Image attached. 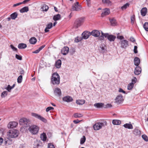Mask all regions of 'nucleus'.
I'll use <instances>...</instances> for the list:
<instances>
[{"mask_svg":"<svg viewBox=\"0 0 148 148\" xmlns=\"http://www.w3.org/2000/svg\"><path fill=\"white\" fill-rule=\"evenodd\" d=\"M17 13L15 12L11 14L10 17L12 19L14 20L17 17Z\"/></svg>","mask_w":148,"mask_h":148,"instance_id":"nucleus-37","label":"nucleus"},{"mask_svg":"<svg viewBox=\"0 0 148 148\" xmlns=\"http://www.w3.org/2000/svg\"><path fill=\"white\" fill-rule=\"evenodd\" d=\"M20 73L21 75H23L24 73V71L23 69H21L19 70Z\"/></svg>","mask_w":148,"mask_h":148,"instance_id":"nucleus-55","label":"nucleus"},{"mask_svg":"<svg viewBox=\"0 0 148 148\" xmlns=\"http://www.w3.org/2000/svg\"><path fill=\"white\" fill-rule=\"evenodd\" d=\"M109 20L112 25L114 26L116 25V22L115 19L114 18H112L110 19Z\"/></svg>","mask_w":148,"mask_h":148,"instance_id":"nucleus-36","label":"nucleus"},{"mask_svg":"<svg viewBox=\"0 0 148 148\" xmlns=\"http://www.w3.org/2000/svg\"><path fill=\"white\" fill-rule=\"evenodd\" d=\"M147 12V9L146 8H143L141 10V15L143 16L146 15Z\"/></svg>","mask_w":148,"mask_h":148,"instance_id":"nucleus-24","label":"nucleus"},{"mask_svg":"<svg viewBox=\"0 0 148 148\" xmlns=\"http://www.w3.org/2000/svg\"><path fill=\"white\" fill-rule=\"evenodd\" d=\"M129 3H126L121 7V9L122 10L125 9L127 8V7L129 6Z\"/></svg>","mask_w":148,"mask_h":148,"instance_id":"nucleus-45","label":"nucleus"},{"mask_svg":"<svg viewBox=\"0 0 148 148\" xmlns=\"http://www.w3.org/2000/svg\"><path fill=\"white\" fill-rule=\"evenodd\" d=\"M40 51L38 49L34 51H33L32 53H38Z\"/></svg>","mask_w":148,"mask_h":148,"instance_id":"nucleus-63","label":"nucleus"},{"mask_svg":"<svg viewBox=\"0 0 148 148\" xmlns=\"http://www.w3.org/2000/svg\"><path fill=\"white\" fill-rule=\"evenodd\" d=\"M28 129L32 134H36L38 132L39 127L38 126L33 125L30 126Z\"/></svg>","mask_w":148,"mask_h":148,"instance_id":"nucleus-4","label":"nucleus"},{"mask_svg":"<svg viewBox=\"0 0 148 148\" xmlns=\"http://www.w3.org/2000/svg\"><path fill=\"white\" fill-rule=\"evenodd\" d=\"M84 18L81 17L77 19L75 21L74 23V27L76 28H78L80 27L84 22Z\"/></svg>","mask_w":148,"mask_h":148,"instance_id":"nucleus-5","label":"nucleus"},{"mask_svg":"<svg viewBox=\"0 0 148 148\" xmlns=\"http://www.w3.org/2000/svg\"><path fill=\"white\" fill-rule=\"evenodd\" d=\"M29 122V120L25 118H22L19 120V123L21 125H27Z\"/></svg>","mask_w":148,"mask_h":148,"instance_id":"nucleus-15","label":"nucleus"},{"mask_svg":"<svg viewBox=\"0 0 148 148\" xmlns=\"http://www.w3.org/2000/svg\"><path fill=\"white\" fill-rule=\"evenodd\" d=\"M22 4V3H21V2L17 3L16 4H14L13 5V6L14 7H16V6H18V5H20L21 4Z\"/></svg>","mask_w":148,"mask_h":148,"instance_id":"nucleus-62","label":"nucleus"},{"mask_svg":"<svg viewBox=\"0 0 148 148\" xmlns=\"http://www.w3.org/2000/svg\"><path fill=\"white\" fill-rule=\"evenodd\" d=\"M8 94V92L7 91H4L1 94V97L2 98L6 96Z\"/></svg>","mask_w":148,"mask_h":148,"instance_id":"nucleus-43","label":"nucleus"},{"mask_svg":"<svg viewBox=\"0 0 148 148\" xmlns=\"http://www.w3.org/2000/svg\"><path fill=\"white\" fill-rule=\"evenodd\" d=\"M117 38L120 39V40H123L124 39V37L122 36H118L117 37Z\"/></svg>","mask_w":148,"mask_h":148,"instance_id":"nucleus-51","label":"nucleus"},{"mask_svg":"<svg viewBox=\"0 0 148 148\" xmlns=\"http://www.w3.org/2000/svg\"><path fill=\"white\" fill-rule=\"evenodd\" d=\"M45 45H43L41 46L38 49L40 51L41 50H42L45 47Z\"/></svg>","mask_w":148,"mask_h":148,"instance_id":"nucleus-58","label":"nucleus"},{"mask_svg":"<svg viewBox=\"0 0 148 148\" xmlns=\"http://www.w3.org/2000/svg\"><path fill=\"white\" fill-rule=\"evenodd\" d=\"M72 10L73 11H79L81 9V7L78 2L74 4L72 6Z\"/></svg>","mask_w":148,"mask_h":148,"instance_id":"nucleus-8","label":"nucleus"},{"mask_svg":"<svg viewBox=\"0 0 148 148\" xmlns=\"http://www.w3.org/2000/svg\"><path fill=\"white\" fill-rule=\"evenodd\" d=\"M18 131L16 130L13 129L10 130L7 132V136L8 137L11 138H14L17 137L19 135Z\"/></svg>","mask_w":148,"mask_h":148,"instance_id":"nucleus-3","label":"nucleus"},{"mask_svg":"<svg viewBox=\"0 0 148 148\" xmlns=\"http://www.w3.org/2000/svg\"><path fill=\"white\" fill-rule=\"evenodd\" d=\"M136 77H134V78L132 80V82L131 83H132L133 84H134L136 83Z\"/></svg>","mask_w":148,"mask_h":148,"instance_id":"nucleus-57","label":"nucleus"},{"mask_svg":"<svg viewBox=\"0 0 148 148\" xmlns=\"http://www.w3.org/2000/svg\"><path fill=\"white\" fill-rule=\"evenodd\" d=\"M53 26V24L52 23H50L47 24L46 27L45 29V33L49 31V29H51Z\"/></svg>","mask_w":148,"mask_h":148,"instance_id":"nucleus-20","label":"nucleus"},{"mask_svg":"<svg viewBox=\"0 0 148 148\" xmlns=\"http://www.w3.org/2000/svg\"><path fill=\"white\" fill-rule=\"evenodd\" d=\"M131 22L132 24L134 23V21L135 20V16L134 15L132 16L131 17Z\"/></svg>","mask_w":148,"mask_h":148,"instance_id":"nucleus-47","label":"nucleus"},{"mask_svg":"<svg viewBox=\"0 0 148 148\" xmlns=\"http://www.w3.org/2000/svg\"><path fill=\"white\" fill-rule=\"evenodd\" d=\"M103 3L107 4L108 6H110L112 5V2L109 0H102Z\"/></svg>","mask_w":148,"mask_h":148,"instance_id":"nucleus-32","label":"nucleus"},{"mask_svg":"<svg viewBox=\"0 0 148 148\" xmlns=\"http://www.w3.org/2000/svg\"><path fill=\"white\" fill-rule=\"evenodd\" d=\"M10 47L14 51H17V49L14 47L12 45H10Z\"/></svg>","mask_w":148,"mask_h":148,"instance_id":"nucleus-52","label":"nucleus"},{"mask_svg":"<svg viewBox=\"0 0 148 148\" xmlns=\"http://www.w3.org/2000/svg\"><path fill=\"white\" fill-rule=\"evenodd\" d=\"M18 47L19 49H23L27 47V45L24 43H21L18 45Z\"/></svg>","mask_w":148,"mask_h":148,"instance_id":"nucleus-30","label":"nucleus"},{"mask_svg":"<svg viewBox=\"0 0 148 148\" xmlns=\"http://www.w3.org/2000/svg\"><path fill=\"white\" fill-rule=\"evenodd\" d=\"M123 127L129 129H132L133 128L132 125L130 123H126L124 124Z\"/></svg>","mask_w":148,"mask_h":148,"instance_id":"nucleus-29","label":"nucleus"},{"mask_svg":"<svg viewBox=\"0 0 148 148\" xmlns=\"http://www.w3.org/2000/svg\"><path fill=\"white\" fill-rule=\"evenodd\" d=\"M63 100L64 101L67 102H69L72 101L73 100V99L71 97L67 96L64 97L63 98Z\"/></svg>","mask_w":148,"mask_h":148,"instance_id":"nucleus-18","label":"nucleus"},{"mask_svg":"<svg viewBox=\"0 0 148 148\" xmlns=\"http://www.w3.org/2000/svg\"><path fill=\"white\" fill-rule=\"evenodd\" d=\"M49 8V7L47 5L45 4H43L42 5L41 9H42V11L46 12L48 10Z\"/></svg>","mask_w":148,"mask_h":148,"instance_id":"nucleus-28","label":"nucleus"},{"mask_svg":"<svg viewBox=\"0 0 148 148\" xmlns=\"http://www.w3.org/2000/svg\"><path fill=\"white\" fill-rule=\"evenodd\" d=\"M119 43L121 44V47L122 48H125L128 46V42L125 40H120Z\"/></svg>","mask_w":148,"mask_h":148,"instance_id":"nucleus-9","label":"nucleus"},{"mask_svg":"<svg viewBox=\"0 0 148 148\" xmlns=\"http://www.w3.org/2000/svg\"><path fill=\"white\" fill-rule=\"evenodd\" d=\"M29 41L31 44H34L36 42L37 40L35 37H33L30 39Z\"/></svg>","mask_w":148,"mask_h":148,"instance_id":"nucleus-27","label":"nucleus"},{"mask_svg":"<svg viewBox=\"0 0 148 148\" xmlns=\"http://www.w3.org/2000/svg\"><path fill=\"white\" fill-rule=\"evenodd\" d=\"M112 106L111 104L108 103L105 106H104V108H108L111 107Z\"/></svg>","mask_w":148,"mask_h":148,"instance_id":"nucleus-53","label":"nucleus"},{"mask_svg":"<svg viewBox=\"0 0 148 148\" xmlns=\"http://www.w3.org/2000/svg\"><path fill=\"white\" fill-rule=\"evenodd\" d=\"M104 125L103 123H95L93 126V127L95 130H97L103 127L104 126Z\"/></svg>","mask_w":148,"mask_h":148,"instance_id":"nucleus-7","label":"nucleus"},{"mask_svg":"<svg viewBox=\"0 0 148 148\" xmlns=\"http://www.w3.org/2000/svg\"><path fill=\"white\" fill-rule=\"evenodd\" d=\"M141 71V68L139 66H137L135 69L134 73L135 75H138L140 73Z\"/></svg>","mask_w":148,"mask_h":148,"instance_id":"nucleus-19","label":"nucleus"},{"mask_svg":"<svg viewBox=\"0 0 148 148\" xmlns=\"http://www.w3.org/2000/svg\"><path fill=\"white\" fill-rule=\"evenodd\" d=\"M134 134L136 135H140L141 134L140 131L138 129H135L133 131Z\"/></svg>","mask_w":148,"mask_h":148,"instance_id":"nucleus-39","label":"nucleus"},{"mask_svg":"<svg viewBox=\"0 0 148 148\" xmlns=\"http://www.w3.org/2000/svg\"><path fill=\"white\" fill-rule=\"evenodd\" d=\"M51 82L54 85H58L60 83V77L57 73H53L52 75Z\"/></svg>","mask_w":148,"mask_h":148,"instance_id":"nucleus-2","label":"nucleus"},{"mask_svg":"<svg viewBox=\"0 0 148 148\" xmlns=\"http://www.w3.org/2000/svg\"><path fill=\"white\" fill-rule=\"evenodd\" d=\"M15 84H14L12 86H10V85H8L6 89L8 90V91L10 92L11 91V90L13 89L15 87Z\"/></svg>","mask_w":148,"mask_h":148,"instance_id":"nucleus-35","label":"nucleus"},{"mask_svg":"<svg viewBox=\"0 0 148 148\" xmlns=\"http://www.w3.org/2000/svg\"><path fill=\"white\" fill-rule=\"evenodd\" d=\"M78 37H77V38H75V41L76 42H79L81 40V39L80 38H79V39H78Z\"/></svg>","mask_w":148,"mask_h":148,"instance_id":"nucleus-60","label":"nucleus"},{"mask_svg":"<svg viewBox=\"0 0 148 148\" xmlns=\"http://www.w3.org/2000/svg\"><path fill=\"white\" fill-rule=\"evenodd\" d=\"M112 123L114 125H118L121 124V122L119 120L114 119L112 120Z\"/></svg>","mask_w":148,"mask_h":148,"instance_id":"nucleus-25","label":"nucleus"},{"mask_svg":"<svg viewBox=\"0 0 148 148\" xmlns=\"http://www.w3.org/2000/svg\"><path fill=\"white\" fill-rule=\"evenodd\" d=\"M76 102L77 104L82 105L85 103V101L84 100H77Z\"/></svg>","mask_w":148,"mask_h":148,"instance_id":"nucleus-34","label":"nucleus"},{"mask_svg":"<svg viewBox=\"0 0 148 148\" xmlns=\"http://www.w3.org/2000/svg\"><path fill=\"white\" fill-rule=\"evenodd\" d=\"M31 115L32 116L38 119L45 123L47 122V120L46 119L37 114L32 113Z\"/></svg>","mask_w":148,"mask_h":148,"instance_id":"nucleus-6","label":"nucleus"},{"mask_svg":"<svg viewBox=\"0 0 148 148\" xmlns=\"http://www.w3.org/2000/svg\"><path fill=\"white\" fill-rule=\"evenodd\" d=\"M48 148H55L53 145L51 143H49L48 145Z\"/></svg>","mask_w":148,"mask_h":148,"instance_id":"nucleus-54","label":"nucleus"},{"mask_svg":"<svg viewBox=\"0 0 148 148\" xmlns=\"http://www.w3.org/2000/svg\"><path fill=\"white\" fill-rule=\"evenodd\" d=\"M15 57L16 58L19 60H21L22 59V57L21 56L16 54L15 55Z\"/></svg>","mask_w":148,"mask_h":148,"instance_id":"nucleus-50","label":"nucleus"},{"mask_svg":"<svg viewBox=\"0 0 148 148\" xmlns=\"http://www.w3.org/2000/svg\"><path fill=\"white\" fill-rule=\"evenodd\" d=\"M54 109V108L52 107H48L46 108V112H48L49 111L51 110H53Z\"/></svg>","mask_w":148,"mask_h":148,"instance_id":"nucleus-49","label":"nucleus"},{"mask_svg":"<svg viewBox=\"0 0 148 148\" xmlns=\"http://www.w3.org/2000/svg\"><path fill=\"white\" fill-rule=\"evenodd\" d=\"M86 140V137L85 136H83V138H82L80 140V144H83Z\"/></svg>","mask_w":148,"mask_h":148,"instance_id":"nucleus-46","label":"nucleus"},{"mask_svg":"<svg viewBox=\"0 0 148 148\" xmlns=\"http://www.w3.org/2000/svg\"><path fill=\"white\" fill-rule=\"evenodd\" d=\"M90 34L91 35L95 37L99 36V37L100 36V32L99 31L97 30H93L92 31Z\"/></svg>","mask_w":148,"mask_h":148,"instance_id":"nucleus-14","label":"nucleus"},{"mask_svg":"<svg viewBox=\"0 0 148 148\" xmlns=\"http://www.w3.org/2000/svg\"><path fill=\"white\" fill-rule=\"evenodd\" d=\"M130 41L132 42H134L135 41V39L133 37H131L130 39Z\"/></svg>","mask_w":148,"mask_h":148,"instance_id":"nucleus-59","label":"nucleus"},{"mask_svg":"<svg viewBox=\"0 0 148 148\" xmlns=\"http://www.w3.org/2000/svg\"><path fill=\"white\" fill-rule=\"evenodd\" d=\"M61 61L60 60H58L56 63L55 66L58 68H60L61 66Z\"/></svg>","mask_w":148,"mask_h":148,"instance_id":"nucleus-26","label":"nucleus"},{"mask_svg":"<svg viewBox=\"0 0 148 148\" xmlns=\"http://www.w3.org/2000/svg\"><path fill=\"white\" fill-rule=\"evenodd\" d=\"M73 116L75 118H79L82 117V115L81 114L75 113L74 114Z\"/></svg>","mask_w":148,"mask_h":148,"instance_id":"nucleus-44","label":"nucleus"},{"mask_svg":"<svg viewBox=\"0 0 148 148\" xmlns=\"http://www.w3.org/2000/svg\"><path fill=\"white\" fill-rule=\"evenodd\" d=\"M134 65L137 66H138L140 63V59L138 57H136L134 59Z\"/></svg>","mask_w":148,"mask_h":148,"instance_id":"nucleus-22","label":"nucleus"},{"mask_svg":"<svg viewBox=\"0 0 148 148\" xmlns=\"http://www.w3.org/2000/svg\"><path fill=\"white\" fill-rule=\"evenodd\" d=\"M55 95L57 96L60 97L61 95V91L60 89L59 88H56L54 90Z\"/></svg>","mask_w":148,"mask_h":148,"instance_id":"nucleus-12","label":"nucleus"},{"mask_svg":"<svg viewBox=\"0 0 148 148\" xmlns=\"http://www.w3.org/2000/svg\"><path fill=\"white\" fill-rule=\"evenodd\" d=\"M142 138L145 141L147 142L148 141V137L145 135H142Z\"/></svg>","mask_w":148,"mask_h":148,"instance_id":"nucleus-48","label":"nucleus"},{"mask_svg":"<svg viewBox=\"0 0 148 148\" xmlns=\"http://www.w3.org/2000/svg\"><path fill=\"white\" fill-rule=\"evenodd\" d=\"M134 84L132 83H131L128 85L127 86V89L128 90H130L132 89L133 87Z\"/></svg>","mask_w":148,"mask_h":148,"instance_id":"nucleus-40","label":"nucleus"},{"mask_svg":"<svg viewBox=\"0 0 148 148\" xmlns=\"http://www.w3.org/2000/svg\"><path fill=\"white\" fill-rule=\"evenodd\" d=\"M91 34L88 31H85L82 34V37L83 38L87 39L88 38Z\"/></svg>","mask_w":148,"mask_h":148,"instance_id":"nucleus-16","label":"nucleus"},{"mask_svg":"<svg viewBox=\"0 0 148 148\" xmlns=\"http://www.w3.org/2000/svg\"><path fill=\"white\" fill-rule=\"evenodd\" d=\"M119 92H122L124 94L125 93V92L121 88H119Z\"/></svg>","mask_w":148,"mask_h":148,"instance_id":"nucleus-61","label":"nucleus"},{"mask_svg":"<svg viewBox=\"0 0 148 148\" xmlns=\"http://www.w3.org/2000/svg\"><path fill=\"white\" fill-rule=\"evenodd\" d=\"M115 102L118 104L122 103L123 101V96L121 95H118L115 99Z\"/></svg>","mask_w":148,"mask_h":148,"instance_id":"nucleus-10","label":"nucleus"},{"mask_svg":"<svg viewBox=\"0 0 148 148\" xmlns=\"http://www.w3.org/2000/svg\"><path fill=\"white\" fill-rule=\"evenodd\" d=\"M79 122H80V121L78 119L76 120H74L73 121V122L75 124L77 123H79Z\"/></svg>","mask_w":148,"mask_h":148,"instance_id":"nucleus-64","label":"nucleus"},{"mask_svg":"<svg viewBox=\"0 0 148 148\" xmlns=\"http://www.w3.org/2000/svg\"><path fill=\"white\" fill-rule=\"evenodd\" d=\"M105 45L104 44L101 45L100 46L99 49V51L102 53H104L106 51V49L105 48Z\"/></svg>","mask_w":148,"mask_h":148,"instance_id":"nucleus-21","label":"nucleus"},{"mask_svg":"<svg viewBox=\"0 0 148 148\" xmlns=\"http://www.w3.org/2000/svg\"><path fill=\"white\" fill-rule=\"evenodd\" d=\"M23 79V77L22 75H20L18 78L17 82L18 83H20L22 82Z\"/></svg>","mask_w":148,"mask_h":148,"instance_id":"nucleus-41","label":"nucleus"},{"mask_svg":"<svg viewBox=\"0 0 148 148\" xmlns=\"http://www.w3.org/2000/svg\"><path fill=\"white\" fill-rule=\"evenodd\" d=\"M18 125V123L16 122H10L8 125V127L9 128H13L16 127Z\"/></svg>","mask_w":148,"mask_h":148,"instance_id":"nucleus-11","label":"nucleus"},{"mask_svg":"<svg viewBox=\"0 0 148 148\" xmlns=\"http://www.w3.org/2000/svg\"><path fill=\"white\" fill-rule=\"evenodd\" d=\"M143 27L145 30L147 31H148V23L146 22L143 25Z\"/></svg>","mask_w":148,"mask_h":148,"instance_id":"nucleus-42","label":"nucleus"},{"mask_svg":"<svg viewBox=\"0 0 148 148\" xmlns=\"http://www.w3.org/2000/svg\"><path fill=\"white\" fill-rule=\"evenodd\" d=\"M29 10L28 8L27 7H25L20 10L21 13H23L25 12H27Z\"/></svg>","mask_w":148,"mask_h":148,"instance_id":"nucleus-33","label":"nucleus"},{"mask_svg":"<svg viewBox=\"0 0 148 148\" xmlns=\"http://www.w3.org/2000/svg\"><path fill=\"white\" fill-rule=\"evenodd\" d=\"M104 37L107 38L108 39L110 42H113L116 39V36L112 35H109L108 33H104L102 32H101V35L98 38V39L101 40H104Z\"/></svg>","mask_w":148,"mask_h":148,"instance_id":"nucleus-1","label":"nucleus"},{"mask_svg":"<svg viewBox=\"0 0 148 148\" xmlns=\"http://www.w3.org/2000/svg\"><path fill=\"white\" fill-rule=\"evenodd\" d=\"M137 47L136 46H135L134 47V51L135 53H138V51L137 50Z\"/></svg>","mask_w":148,"mask_h":148,"instance_id":"nucleus-56","label":"nucleus"},{"mask_svg":"<svg viewBox=\"0 0 148 148\" xmlns=\"http://www.w3.org/2000/svg\"><path fill=\"white\" fill-rule=\"evenodd\" d=\"M60 15L59 14H57L54 16L53 19L55 21H56L59 20L60 18Z\"/></svg>","mask_w":148,"mask_h":148,"instance_id":"nucleus-38","label":"nucleus"},{"mask_svg":"<svg viewBox=\"0 0 148 148\" xmlns=\"http://www.w3.org/2000/svg\"><path fill=\"white\" fill-rule=\"evenodd\" d=\"M69 51V48L67 47H64L61 50V53L64 55H66Z\"/></svg>","mask_w":148,"mask_h":148,"instance_id":"nucleus-17","label":"nucleus"},{"mask_svg":"<svg viewBox=\"0 0 148 148\" xmlns=\"http://www.w3.org/2000/svg\"><path fill=\"white\" fill-rule=\"evenodd\" d=\"M40 137L41 139L44 141H46V134L44 132L41 134Z\"/></svg>","mask_w":148,"mask_h":148,"instance_id":"nucleus-31","label":"nucleus"},{"mask_svg":"<svg viewBox=\"0 0 148 148\" xmlns=\"http://www.w3.org/2000/svg\"><path fill=\"white\" fill-rule=\"evenodd\" d=\"M104 104L102 103H97L94 104V106L97 108H101L104 107Z\"/></svg>","mask_w":148,"mask_h":148,"instance_id":"nucleus-23","label":"nucleus"},{"mask_svg":"<svg viewBox=\"0 0 148 148\" xmlns=\"http://www.w3.org/2000/svg\"><path fill=\"white\" fill-rule=\"evenodd\" d=\"M110 13V10L108 8H106L104 9L101 14V16L102 17L108 15Z\"/></svg>","mask_w":148,"mask_h":148,"instance_id":"nucleus-13","label":"nucleus"}]
</instances>
